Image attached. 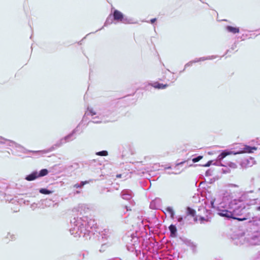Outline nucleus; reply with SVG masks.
<instances>
[{
	"label": "nucleus",
	"mask_w": 260,
	"mask_h": 260,
	"mask_svg": "<svg viewBox=\"0 0 260 260\" xmlns=\"http://www.w3.org/2000/svg\"><path fill=\"white\" fill-rule=\"evenodd\" d=\"M219 214L221 216L233 218L234 219H237L239 221L245 220L250 217V214L248 213L244 217H237L234 216V213H233V212H231L227 210H221L219 213Z\"/></svg>",
	"instance_id": "nucleus-3"
},
{
	"label": "nucleus",
	"mask_w": 260,
	"mask_h": 260,
	"mask_svg": "<svg viewBox=\"0 0 260 260\" xmlns=\"http://www.w3.org/2000/svg\"><path fill=\"white\" fill-rule=\"evenodd\" d=\"M166 211L170 215L172 218H174V212L172 208L168 207L166 208Z\"/></svg>",
	"instance_id": "nucleus-11"
},
{
	"label": "nucleus",
	"mask_w": 260,
	"mask_h": 260,
	"mask_svg": "<svg viewBox=\"0 0 260 260\" xmlns=\"http://www.w3.org/2000/svg\"><path fill=\"white\" fill-rule=\"evenodd\" d=\"M38 178H39L38 173L37 172H34L31 174L27 175L25 179L30 181L34 180Z\"/></svg>",
	"instance_id": "nucleus-6"
},
{
	"label": "nucleus",
	"mask_w": 260,
	"mask_h": 260,
	"mask_svg": "<svg viewBox=\"0 0 260 260\" xmlns=\"http://www.w3.org/2000/svg\"><path fill=\"white\" fill-rule=\"evenodd\" d=\"M40 192L44 194H49L52 192V191L49 190L45 188H41L40 189Z\"/></svg>",
	"instance_id": "nucleus-13"
},
{
	"label": "nucleus",
	"mask_w": 260,
	"mask_h": 260,
	"mask_svg": "<svg viewBox=\"0 0 260 260\" xmlns=\"http://www.w3.org/2000/svg\"><path fill=\"white\" fill-rule=\"evenodd\" d=\"M257 210L258 211H260V206H259V207H258L257 208Z\"/></svg>",
	"instance_id": "nucleus-22"
},
{
	"label": "nucleus",
	"mask_w": 260,
	"mask_h": 260,
	"mask_svg": "<svg viewBox=\"0 0 260 260\" xmlns=\"http://www.w3.org/2000/svg\"><path fill=\"white\" fill-rule=\"evenodd\" d=\"M113 18L114 20L122 21L124 18V15L120 11L115 10L113 12Z\"/></svg>",
	"instance_id": "nucleus-5"
},
{
	"label": "nucleus",
	"mask_w": 260,
	"mask_h": 260,
	"mask_svg": "<svg viewBox=\"0 0 260 260\" xmlns=\"http://www.w3.org/2000/svg\"><path fill=\"white\" fill-rule=\"evenodd\" d=\"M48 173V171L46 169H44L41 170L40 172L38 173V176L39 177H43L47 175Z\"/></svg>",
	"instance_id": "nucleus-10"
},
{
	"label": "nucleus",
	"mask_w": 260,
	"mask_h": 260,
	"mask_svg": "<svg viewBox=\"0 0 260 260\" xmlns=\"http://www.w3.org/2000/svg\"><path fill=\"white\" fill-rule=\"evenodd\" d=\"M226 30L234 34L239 32V28L238 27H233L232 26H227L226 27Z\"/></svg>",
	"instance_id": "nucleus-8"
},
{
	"label": "nucleus",
	"mask_w": 260,
	"mask_h": 260,
	"mask_svg": "<svg viewBox=\"0 0 260 260\" xmlns=\"http://www.w3.org/2000/svg\"><path fill=\"white\" fill-rule=\"evenodd\" d=\"M116 177L117 178H120L122 177V175L121 174H117Z\"/></svg>",
	"instance_id": "nucleus-19"
},
{
	"label": "nucleus",
	"mask_w": 260,
	"mask_h": 260,
	"mask_svg": "<svg viewBox=\"0 0 260 260\" xmlns=\"http://www.w3.org/2000/svg\"><path fill=\"white\" fill-rule=\"evenodd\" d=\"M182 217H180V218H178V221L180 222V221H182Z\"/></svg>",
	"instance_id": "nucleus-21"
},
{
	"label": "nucleus",
	"mask_w": 260,
	"mask_h": 260,
	"mask_svg": "<svg viewBox=\"0 0 260 260\" xmlns=\"http://www.w3.org/2000/svg\"><path fill=\"white\" fill-rule=\"evenodd\" d=\"M156 18H153L150 20V22L151 23H153L156 21Z\"/></svg>",
	"instance_id": "nucleus-18"
},
{
	"label": "nucleus",
	"mask_w": 260,
	"mask_h": 260,
	"mask_svg": "<svg viewBox=\"0 0 260 260\" xmlns=\"http://www.w3.org/2000/svg\"><path fill=\"white\" fill-rule=\"evenodd\" d=\"M257 150L256 147H251L246 145H243V147L238 151H233L228 150L223 151L219 155H218L217 158L219 160H222L224 157L230 155H236L242 153H251Z\"/></svg>",
	"instance_id": "nucleus-1"
},
{
	"label": "nucleus",
	"mask_w": 260,
	"mask_h": 260,
	"mask_svg": "<svg viewBox=\"0 0 260 260\" xmlns=\"http://www.w3.org/2000/svg\"><path fill=\"white\" fill-rule=\"evenodd\" d=\"M87 183H88V181H82L81 182L80 184H81V185H82V186H83V185H84L85 184H86Z\"/></svg>",
	"instance_id": "nucleus-17"
},
{
	"label": "nucleus",
	"mask_w": 260,
	"mask_h": 260,
	"mask_svg": "<svg viewBox=\"0 0 260 260\" xmlns=\"http://www.w3.org/2000/svg\"><path fill=\"white\" fill-rule=\"evenodd\" d=\"M247 210V209H246L245 207H238L233 211V213H234V216L237 217H244L246 215L249 213V212H247L246 214H244V212H245ZM249 214L250 213H249ZM250 215H251V214Z\"/></svg>",
	"instance_id": "nucleus-4"
},
{
	"label": "nucleus",
	"mask_w": 260,
	"mask_h": 260,
	"mask_svg": "<svg viewBox=\"0 0 260 260\" xmlns=\"http://www.w3.org/2000/svg\"><path fill=\"white\" fill-rule=\"evenodd\" d=\"M89 112L91 116H93L96 114V112H94L93 110H90Z\"/></svg>",
	"instance_id": "nucleus-16"
},
{
	"label": "nucleus",
	"mask_w": 260,
	"mask_h": 260,
	"mask_svg": "<svg viewBox=\"0 0 260 260\" xmlns=\"http://www.w3.org/2000/svg\"><path fill=\"white\" fill-rule=\"evenodd\" d=\"M199 212H201L194 218V221L197 222L199 221L200 223H204L210 221V217L209 216L211 214L210 211L206 209L205 208H201L199 209Z\"/></svg>",
	"instance_id": "nucleus-2"
},
{
	"label": "nucleus",
	"mask_w": 260,
	"mask_h": 260,
	"mask_svg": "<svg viewBox=\"0 0 260 260\" xmlns=\"http://www.w3.org/2000/svg\"><path fill=\"white\" fill-rule=\"evenodd\" d=\"M75 187H76V188L81 187L82 185H81V184L80 185L76 184V185H75Z\"/></svg>",
	"instance_id": "nucleus-20"
},
{
	"label": "nucleus",
	"mask_w": 260,
	"mask_h": 260,
	"mask_svg": "<svg viewBox=\"0 0 260 260\" xmlns=\"http://www.w3.org/2000/svg\"><path fill=\"white\" fill-rule=\"evenodd\" d=\"M209 165H210L209 164H208L206 165L205 166H209Z\"/></svg>",
	"instance_id": "nucleus-23"
},
{
	"label": "nucleus",
	"mask_w": 260,
	"mask_h": 260,
	"mask_svg": "<svg viewBox=\"0 0 260 260\" xmlns=\"http://www.w3.org/2000/svg\"><path fill=\"white\" fill-rule=\"evenodd\" d=\"M203 156H199L196 158H193L192 161L194 162H197L199 161L201 159H202Z\"/></svg>",
	"instance_id": "nucleus-15"
},
{
	"label": "nucleus",
	"mask_w": 260,
	"mask_h": 260,
	"mask_svg": "<svg viewBox=\"0 0 260 260\" xmlns=\"http://www.w3.org/2000/svg\"><path fill=\"white\" fill-rule=\"evenodd\" d=\"M187 212L189 214L191 215L192 216H193L194 218L195 216H196L197 215H196V211L189 207L187 208Z\"/></svg>",
	"instance_id": "nucleus-12"
},
{
	"label": "nucleus",
	"mask_w": 260,
	"mask_h": 260,
	"mask_svg": "<svg viewBox=\"0 0 260 260\" xmlns=\"http://www.w3.org/2000/svg\"><path fill=\"white\" fill-rule=\"evenodd\" d=\"M172 236H174L177 232V229L174 225L171 224L169 227Z\"/></svg>",
	"instance_id": "nucleus-9"
},
{
	"label": "nucleus",
	"mask_w": 260,
	"mask_h": 260,
	"mask_svg": "<svg viewBox=\"0 0 260 260\" xmlns=\"http://www.w3.org/2000/svg\"><path fill=\"white\" fill-rule=\"evenodd\" d=\"M96 154L97 155H100V156H107V155H108V152L107 151L103 150L102 151H99V152H96Z\"/></svg>",
	"instance_id": "nucleus-14"
},
{
	"label": "nucleus",
	"mask_w": 260,
	"mask_h": 260,
	"mask_svg": "<svg viewBox=\"0 0 260 260\" xmlns=\"http://www.w3.org/2000/svg\"><path fill=\"white\" fill-rule=\"evenodd\" d=\"M151 85L155 88L157 89H165L168 86L167 84H163L158 82H155L151 84Z\"/></svg>",
	"instance_id": "nucleus-7"
}]
</instances>
